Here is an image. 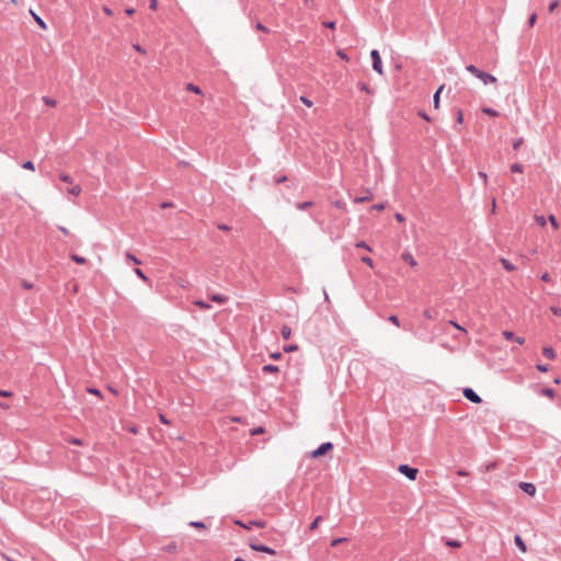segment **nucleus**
Wrapping results in <instances>:
<instances>
[{"label": "nucleus", "mask_w": 561, "mask_h": 561, "mask_svg": "<svg viewBox=\"0 0 561 561\" xmlns=\"http://www.w3.org/2000/svg\"><path fill=\"white\" fill-rule=\"evenodd\" d=\"M456 122L458 124H462L463 123V113H462L461 110H458V112H457Z\"/></svg>", "instance_id": "38"}, {"label": "nucleus", "mask_w": 561, "mask_h": 561, "mask_svg": "<svg viewBox=\"0 0 561 561\" xmlns=\"http://www.w3.org/2000/svg\"><path fill=\"white\" fill-rule=\"evenodd\" d=\"M43 101H44V103H45L46 105L51 106V107H55V106H56V104H57L55 100L49 99V98H44V99H43Z\"/></svg>", "instance_id": "32"}, {"label": "nucleus", "mask_w": 561, "mask_h": 561, "mask_svg": "<svg viewBox=\"0 0 561 561\" xmlns=\"http://www.w3.org/2000/svg\"><path fill=\"white\" fill-rule=\"evenodd\" d=\"M371 199H373V194L368 192L367 195H365V196L356 197L354 199V202L355 203H364V202H369Z\"/></svg>", "instance_id": "17"}, {"label": "nucleus", "mask_w": 561, "mask_h": 561, "mask_svg": "<svg viewBox=\"0 0 561 561\" xmlns=\"http://www.w3.org/2000/svg\"><path fill=\"white\" fill-rule=\"evenodd\" d=\"M282 336L285 339V340H289L290 336H291V329L287 325H284L282 328Z\"/></svg>", "instance_id": "16"}, {"label": "nucleus", "mask_w": 561, "mask_h": 561, "mask_svg": "<svg viewBox=\"0 0 561 561\" xmlns=\"http://www.w3.org/2000/svg\"><path fill=\"white\" fill-rule=\"evenodd\" d=\"M482 112L486 115H490V116H493V117H496L499 116V112L493 110V108H490V107H483L482 108Z\"/></svg>", "instance_id": "21"}, {"label": "nucleus", "mask_w": 561, "mask_h": 561, "mask_svg": "<svg viewBox=\"0 0 561 561\" xmlns=\"http://www.w3.org/2000/svg\"><path fill=\"white\" fill-rule=\"evenodd\" d=\"M194 305L201 309H209L210 308V305H208L207 302H205L203 300H196V301H194Z\"/></svg>", "instance_id": "26"}, {"label": "nucleus", "mask_w": 561, "mask_h": 561, "mask_svg": "<svg viewBox=\"0 0 561 561\" xmlns=\"http://www.w3.org/2000/svg\"><path fill=\"white\" fill-rule=\"evenodd\" d=\"M324 26H327L329 28H334L335 27V23L334 22H325Z\"/></svg>", "instance_id": "64"}, {"label": "nucleus", "mask_w": 561, "mask_h": 561, "mask_svg": "<svg viewBox=\"0 0 561 561\" xmlns=\"http://www.w3.org/2000/svg\"><path fill=\"white\" fill-rule=\"evenodd\" d=\"M336 54L343 60L348 61V56L343 50L340 49V50L336 51Z\"/></svg>", "instance_id": "48"}, {"label": "nucleus", "mask_w": 561, "mask_h": 561, "mask_svg": "<svg viewBox=\"0 0 561 561\" xmlns=\"http://www.w3.org/2000/svg\"><path fill=\"white\" fill-rule=\"evenodd\" d=\"M126 260L133 262L134 264H141V261L135 256L134 254L127 252L126 255H125Z\"/></svg>", "instance_id": "19"}, {"label": "nucleus", "mask_w": 561, "mask_h": 561, "mask_svg": "<svg viewBox=\"0 0 561 561\" xmlns=\"http://www.w3.org/2000/svg\"><path fill=\"white\" fill-rule=\"evenodd\" d=\"M542 354L549 358V359H554L556 358V352L552 347H549V346H546L542 348Z\"/></svg>", "instance_id": "10"}, {"label": "nucleus", "mask_w": 561, "mask_h": 561, "mask_svg": "<svg viewBox=\"0 0 561 561\" xmlns=\"http://www.w3.org/2000/svg\"><path fill=\"white\" fill-rule=\"evenodd\" d=\"M68 193L73 195V196H78L81 193V186L78 185V184H75V185H72L71 187L68 188Z\"/></svg>", "instance_id": "15"}, {"label": "nucleus", "mask_w": 561, "mask_h": 561, "mask_svg": "<svg viewBox=\"0 0 561 561\" xmlns=\"http://www.w3.org/2000/svg\"><path fill=\"white\" fill-rule=\"evenodd\" d=\"M70 259L76 262L77 264H85L87 263V259L83 257V256H80L76 253H72L70 254Z\"/></svg>", "instance_id": "14"}, {"label": "nucleus", "mask_w": 561, "mask_h": 561, "mask_svg": "<svg viewBox=\"0 0 561 561\" xmlns=\"http://www.w3.org/2000/svg\"><path fill=\"white\" fill-rule=\"evenodd\" d=\"M134 272H135V274H136L140 279H142L144 282H147V280H148L147 276L144 274V272H142L140 268H138V267H137V268H135V271H134Z\"/></svg>", "instance_id": "28"}, {"label": "nucleus", "mask_w": 561, "mask_h": 561, "mask_svg": "<svg viewBox=\"0 0 561 561\" xmlns=\"http://www.w3.org/2000/svg\"><path fill=\"white\" fill-rule=\"evenodd\" d=\"M256 30L262 31L264 33H268V30L261 23L256 24Z\"/></svg>", "instance_id": "58"}, {"label": "nucleus", "mask_w": 561, "mask_h": 561, "mask_svg": "<svg viewBox=\"0 0 561 561\" xmlns=\"http://www.w3.org/2000/svg\"><path fill=\"white\" fill-rule=\"evenodd\" d=\"M396 219L399 221V222H403L404 221V217L401 215V214H396Z\"/></svg>", "instance_id": "63"}, {"label": "nucleus", "mask_w": 561, "mask_h": 561, "mask_svg": "<svg viewBox=\"0 0 561 561\" xmlns=\"http://www.w3.org/2000/svg\"><path fill=\"white\" fill-rule=\"evenodd\" d=\"M59 178L62 182L72 184V179L70 178V175L62 173L59 175Z\"/></svg>", "instance_id": "33"}, {"label": "nucleus", "mask_w": 561, "mask_h": 561, "mask_svg": "<svg viewBox=\"0 0 561 561\" xmlns=\"http://www.w3.org/2000/svg\"><path fill=\"white\" fill-rule=\"evenodd\" d=\"M463 396L473 403L481 402V398L471 388L463 389Z\"/></svg>", "instance_id": "5"}, {"label": "nucleus", "mask_w": 561, "mask_h": 561, "mask_svg": "<svg viewBox=\"0 0 561 561\" xmlns=\"http://www.w3.org/2000/svg\"><path fill=\"white\" fill-rule=\"evenodd\" d=\"M401 259L407 262L410 266L415 267L417 265L416 260L413 257V255L410 252H403L401 254Z\"/></svg>", "instance_id": "8"}, {"label": "nucleus", "mask_w": 561, "mask_h": 561, "mask_svg": "<svg viewBox=\"0 0 561 561\" xmlns=\"http://www.w3.org/2000/svg\"><path fill=\"white\" fill-rule=\"evenodd\" d=\"M23 169L34 171V163L32 161H26L22 164Z\"/></svg>", "instance_id": "35"}, {"label": "nucleus", "mask_w": 561, "mask_h": 561, "mask_svg": "<svg viewBox=\"0 0 561 561\" xmlns=\"http://www.w3.org/2000/svg\"><path fill=\"white\" fill-rule=\"evenodd\" d=\"M558 5H559V0H554V1H552V2L550 3V5H549V11H550V12H553V11L558 8Z\"/></svg>", "instance_id": "47"}, {"label": "nucleus", "mask_w": 561, "mask_h": 561, "mask_svg": "<svg viewBox=\"0 0 561 561\" xmlns=\"http://www.w3.org/2000/svg\"><path fill=\"white\" fill-rule=\"evenodd\" d=\"M519 488L530 496L536 494V486L529 482H520Z\"/></svg>", "instance_id": "6"}, {"label": "nucleus", "mask_w": 561, "mask_h": 561, "mask_svg": "<svg viewBox=\"0 0 561 561\" xmlns=\"http://www.w3.org/2000/svg\"><path fill=\"white\" fill-rule=\"evenodd\" d=\"M511 171L513 173H523L524 172V167L520 163H513L511 165Z\"/></svg>", "instance_id": "18"}, {"label": "nucleus", "mask_w": 561, "mask_h": 561, "mask_svg": "<svg viewBox=\"0 0 561 561\" xmlns=\"http://www.w3.org/2000/svg\"><path fill=\"white\" fill-rule=\"evenodd\" d=\"M69 443H70V444H73V445H78V446H81V445L83 444L81 439H79V438H75V437H71V438L69 439Z\"/></svg>", "instance_id": "49"}, {"label": "nucleus", "mask_w": 561, "mask_h": 561, "mask_svg": "<svg viewBox=\"0 0 561 561\" xmlns=\"http://www.w3.org/2000/svg\"><path fill=\"white\" fill-rule=\"evenodd\" d=\"M264 433V428L263 427H256L254 430L251 431V435L252 436H255V435H260V434H263Z\"/></svg>", "instance_id": "42"}, {"label": "nucleus", "mask_w": 561, "mask_h": 561, "mask_svg": "<svg viewBox=\"0 0 561 561\" xmlns=\"http://www.w3.org/2000/svg\"><path fill=\"white\" fill-rule=\"evenodd\" d=\"M312 205H313L312 202H304V203L297 204V208L300 210H306V209L310 208Z\"/></svg>", "instance_id": "23"}, {"label": "nucleus", "mask_w": 561, "mask_h": 561, "mask_svg": "<svg viewBox=\"0 0 561 561\" xmlns=\"http://www.w3.org/2000/svg\"><path fill=\"white\" fill-rule=\"evenodd\" d=\"M398 470H399V472H401L402 474H404L408 479H410L412 481L416 479V476L419 473L417 469L411 468L408 465H400L398 467Z\"/></svg>", "instance_id": "3"}, {"label": "nucleus", "mask_w": 561, "mask_h": 561, "mask_svg": "<svg viewBox=\"0 0 561 561\" xmlns=\"http://www.w3.org/2000/svg\"><path fill=\"white\" fill-rule=\"evenodd\" d=\"M536 20H537V14H536V13L531 14V15H530V18H529V20H528V24H529L530 26H534V25H535V23H536Z\"/></svg>", "instance_id": "50"}, {"label": "nucleus", "mask_w": 561, "mask_h": 561, "mask_svg": "<svg viewBox=\"0 0 561 561\" xmlns=\"http://www.w3.org/2000/svg\"><path fill=\"white\" fill-rule=\"evenodd\" d=\"M347 539L346 538H336V539H333L332 542H331V546L332 547H335L344 541H346Z\"/></svg>", "instance_id": "44"}, {"label": "nucleus", "mask_w": 561, "mask_h": 561, "mask_svg": "<svg viewBox=\"0 0 561 561\" xmlns=\"http://www.w3.org/2000/svg\"><path fill=\"white\" fill-rule=\"evenodd\" d=\"M549 221H550L551 226H552L554 229H558V228H559V224H558V221H557V219H556V217H554L553 215H550V216H549Z\"/></svg>", "instance_id": "36"}, {"label": "nucleus", "mask_w": 561, "mask_h": 561, "mask_svg": "<svg viewBox=\"0 0 561 561\" xmlns=\"http://www.w3.org/2000/svg\"><path fill=\"white\" fill-rule=\"evenodd\" d=\"M102 10H103V12H104L106 15H108V16L113 15V11H112L108 7L104 5V7L102 8Z\"/></svg>", "instance_id": "57"}, {"label": "nucleus", "mask_w": 561, "mask_h": 561, "mask_svg": "<svg viewBox=\"0 0 561 561\" xmlns=\"http://www.w3.org/2000/svg\"><path fill=\"white\" fill-rule=\"evenodd\" d=\"M322 517L318 516L309 526V530L313 531L318 528L319 524L321 523Z\"/></svg>", "instance_id": "20"}, {"label": "nucleus", "mask_w": 561, "mask_h": 561, "mask_svg": "<svg viewBox=\"0 0 561 561\" xmlns=\"http://www.w3.org/2000/svg\"><path fill=\"white\" fill-rule=\"evenodd\" d=\"M262 369L264 373H277L278 371V367L274 366V365H265Z\"/></svg>", "instance_id": "24"}, {"label": "nucleus", "mask_w": 561, "mask_h": 561, "mask_svg": "<svg viewBox=\"0 0 561 561\" xmlns=\"http://www.w3.org/2000/svg\"><path fill=\"white\" fill-rule=\"evenodd\" d=\"M388 320H389L392 324H394L396 327H400V321H399V318H398L397 316H390V317L388 318Z\"/></svg>", "instance_id": "34"}, {"label": "nucleus", "mask_w": 561, "mask_h": 561, "mask_svg": "<svg viewBox=\"0 0 561 561\" xmlns=\"http://www.w3.org/2000/svg\"><path fill=\"white\" fill-rule=\"evenodd\" d=\"M514 541H515V545L519 548V550L523 553H525L527 551V546L519 535H515Z\"/></svg>", "instance_id": "9"}, {"label": "nucleus", "mask_w": 561, "mask_h": 561, "mask_svg": "<svg viewBox=\"0 0 561 561\" xmlns=\"http://www.w3.org/2000/svg\"><path fill=\"white\" fill-rule=\"evenodd\" d=\"M190 525H191L192 527L199 528V529L205 528V524H204V523H202V522H191V523H190Z\"/></svg>", "instance_id": "40"}, {"label": "nucleus", "mask_w": 561, "mask_h": 561, "mask_svg": "<svg viewBox=\"0 0 561 561\" xmlns=\"http://www.w3.org/2000/svg\"><path fill=\"white\" fill-rule=\"evenodd\" d=\"M535 221L541 227L546 226V218L543 216H535Z\"/></svg>", "instance_id": "30"}, {"label": "nucleus", "mask_w": 561, "mask_h": 561, "mask_svg": "<svg viewBox=\"0 0 561 561\" xmlns=\"http://www.w3.org/2000/svg\"><path fill=\"white\" fill-rule=\"evenodd\" d=\"M251 549L255 550V551H261V552H265V553H268V554H272L274 556L276 552L274 549L267 547V546H263V545H250Z\"/></svg>", "instance_id": "7"}, {"label": "nucleus", "mask_w": 561, "mask_h": 561, "mask_svg": "<svg viewBox=\"0 0 561 561\" xmlns=\"http://www.w3.org/2000/svg\"><path fill=\"white\" fill-rule=\"evenodd\" d=\"M88 392L91 393V394L98 396L100 398L102 397L101 391L99 389H96V388H89Z\"/></svg>", "instance_id": "46"}, {"label": "nucleus", "mask_w": 561, "mask_h": 561, "mask_svg": "<svg viewBox=\"0 0 561 561\" xmlns=\"http://www.w3.org/2000/svg\"><path fill=\"white\" fill-rule=\"evenodd\" d=\"M362 262H364L365 264H367L369 267H373V266H374L373 260H371L369 256H363V257H362Z\"/></svg>", "instance_id": "41"}, {"label": "nucleus", "mask_w": 561, "mask_h": 561, "mask_svg": "<svg viewBox=\"0 0 561 561\" xmlns=\"http://www.w3.org/2000/svg\"><path fill=\"white\" fill-rule=\"evenodd\" d=\"M500 261H501V263H502L503 267H504L507 272H513V271H515V270H516L515 265H514V264H512L508 260H506V259H501Z\"/></svg>", "instance_id": "12"}, {"label": "nucleus", "mask_w": 561, "mask_h": 561, "mask_svg": "<svg viewBox=\"0 0 561 561\" xmlns=\"http://www.w3.org/2000/svg\"><path fill=\"white\" fill-rule=\"evenodd\" d=\"M300 101L308 107H311L313 105L312 101L306 96H300Z\"/></svg>", "instance_id": "37"}, {"label": "nucleus", "mask_w": 561, "mask_h": 561, "mask_svg": "<svg viewBox=\"0 0 561 561\" xmlns=\"http://www.w3.org/2000/svg\"><path fill=\"white\" fill-rule=\"evenodd\" d=\"M550 310H551V312H552L553 314H556V316H561V308H559V307H554V306H553V307H551V308H550Z\"/></svg>", "instance_id": "52"}, {"label": "nucleus", "mask_w": 561, "mask_h": 561, "mask_svg": "<svg viewBox=\"0 0 561 561\" xmlns=\"http://www.w3.org/2000/svg\"><path fill=\"white\" fill-rule=\"evenodd\" d=\"M524 142L523 138H517L513 141V149L517 150Z\"/></svg>", "instance_id": "29"}, {"label": "nucleus", "mask_w": 561, "mask_h": 561, "mask_svg": "<svg viewBox=\"0 0 561 561\" xmlns=\"http://www.w3.org/2000/svg\"><path fill=\"white\" fill-rule=\"evenodd\" d=\"M541 393L548 398H554L556 396V391L553 389H550V388H546V389H542L541 390Z\"/></svg>", "instance_id": "22"}, {"label": "nucleus", "mask_w": 561, "mask_h": 561, "mask_svg": "<svg viewBox=\"0 0 561 561\" xmlns=\"http://www.w3.org/2000/svg\"><path fill=\"white\" fill-rule=\"evenodd\" d=\"M186 89L188 91H192V92L196 93V94H201L202 93V90L197 85H194L193 83H188L186 85Z\"/></svg>", "instance_id": "25"}, {"label": "nucleus", "mask_w": 561, "mask_h": 561, "mask_svg": "<svg viewBox=\"0 0 561 561\" xmlns=\"http://www.w3.org/2000/svg\"><path fill=\"white\" fill-rule=\"evenodd\" d=\"M134 48L136 51L145 55L146 54V50L140 46V45H134Z\"/></svg>", "instance_id": "60"}, {"label": "nucleus", "mask_w": 561, "mask_h": 561, "mask_svg": "<svg viewBox=\"0 0 561 561\" xmlns=\"http://www.w3.org/2000/svg\"><path fill=\"white\" fill-rule=\"evenodd\" d=\"M356 247L357 248H363V249H365L367 251H371V248L366 242H364V241H360V242L356 243Z\"/></svg>", "instance_id": "43"}, {"label": "nucleus", "mask_w": 561, "mask_h": 561, "mask_svg": "<svg viewBox=\"0 0 561 561\" xmlns=\"http://www.w3.org/2000/svg\"><path fill=\"white\" fill-rule=\"evenodd\" d=\"M466 70L480 79L484 84H494L497 82V79L493 75L482 71L473 65H468Z\"/></svg>", "instance_id": "1"}, {"label": "nucleus", "mask_w": 561, "mask_h": 561, "mask_svg": "<svg viewBox=\"0 0 561 561\" xmlns=\"http://www.w3.org/2000/svg\"><path fill=\"white\" fill-rule=\"evenodd\" d=\"M332 448H333L332 443H323L316 450L312 451L311 457L319 458V457L325 455L327 453H329L330 450H332Z\"/></svg>", "instance_id": "4"}, {"label": "nucleus", "mask_w": 561, "mask_h": 561, "mask_svg": "<svg viewBox=\"0 0 561 561\" xmlns=\"http://www.w3.org/2000/svg\"><path fill=\"white\" fill-rule=\"evenodd\" d=\"M478 175H479V178L482 180L483 184H484V185H486V184H488V175H486V173H485V172H483V171H480V172L478 173Z\"/></svg>", "instance_id": "39"}, {"label": "nucleus", "mask_w": 561, "mask_h": 561, "mask_svg": "<svg viewBox=\"0 0 561 561\" xmlns=\"http://www.w3.org/2000/svg\"><path fill=\"white\" fill-rule=\"evenodd\" d=\"M360 90H362V91H365V92H367V93H369V92H370L369 88H368V87H367V84H365V83H362V84H360Z\"/></svg>", "instance_id": "62"}, {"label": "nucleus", "mask_w": 561, "mask_h": 561, "mask_svg": "<svg viewBox=\"0 0 561 561\" xmlns=\"http://www.w3.org/2000/svg\"><path fill=\"white\" fill-rule=\"evenodd\" d=\"M371 209L374 210H383L385 209V205L383 204H376L371 207Z\"/></svg>", "instance_id": "59"}, {"label": "nucleus", "mask_w": 561, "mask_h": 561, "mask_svg": "<svg viewBox=\"0 0 561 561\" xmlns=\"http://www.w3.org/2000/svg\"><path fill=\"white\" fill-rule=\"evenodd\" d=\"M503 335H504V337H505L506 340H508V341H511V340H514V339H515L514 333H513V332H511V331H504V332H503Z\"/></svg>", "instance_id": "45"}, {"label": "nucleus", "mask_w": 561, "mask_h": 561, "mask_svg": "<svg viewBox=\"0 0 561 561\" xmlns=\"http://www.w3.org/2000/svg\"><path fill=\"white\" fill-rule=\"evenodd\" d=\"M541 280L547 282V283L551 282L550 274H549V273H547V272H546V273H543V274L541 275Z\"/></svg>", "instance_id": "54"}, {"label": "nucleus", "mask_w": 561, "mask_h": 561, "mask_svg": "<svg viewBox=\"0 0 561 561\" xmlns=\"http://www.w3.org/2000/svg\"><path fill=\"white\" fill-rule=\"evenodd\" d=\"M450 324L456 328L457 330L461 331V332H467L465 328H462L461 325H459L457 322L455 321H450Z\"/></svg>", "instance_id": "51"}, {"label": "nucleus", "mask_w": 561, "mask_h": 561, "mask_svg": "<svg viewBox=\"0 0 561 561\" xmlns=\"http://www.w3.org/2000/svg\"><path fill=\"white\" fill-rule=\"evenodd\" d=\"M159 420H160L161 423H163L165 425L170 424V421L163 414L159 415Z\"/></svg>", "instance_id": "56"}, {"label": "nucleus", "mask_w": 561, "mask_h": 561, "mask_svg": "<svg viewBox=\"0 0 561 561\" xmlns=\"http://www.w3.org/2000/svg\"><path fill=\"white\" fill-rule=\"evenodd\" d=\"M157 7H158V1L157 0H150V9L156 10Z\"/></svg>", "instance_id": "61"}, {"label": "nucleus", "mask_w": 561, "mask_h": 561, "mask_svg": "<svg viewBox=\"0 0 561 561\" xmlns=\"http://www.w3.org/2000/svg\"><path fill=\"white\" fill-rule=\"evenodd\" d=\"M446 545L449 546V547H453V548H460L461 547V543L458 540H448L446 542Z\"/></svg>", "instance_id": "31"}, {"label": "nucleus", "mask_w": 561, "mask_h": 561, "mask_svg": "<svg viewBox=\"0 0 561 561\" xmlns=\"http://www.w3.org/2000/svg\"><path fill=\"white\" fill-rule=\"evenodd\" d=\"M370 57L373 60L374 70L377 71L379 75H383L382 62H381V58H380L378 50H376V49L371 50Z\"/></svg>", "instance_id": "2"}, {"label": "nucleus", "mask_w": 561, "mask_h": 561, "mask_svg": "<svg viewBox=\"0 0 561 561\" xmlns=\"http://www.w3.org/2000/svg\"><path fill=\"white\" fill-rule=\"evenodd\" d=\"M32 14H33V16H34V19H35V21H36V23H37V24H38L43 30H46V27H47V26H46L45 22H44L39 16H37L35 13H33V12H32Z\"/></svg>", "instance_id": "27"}, {"label": "nucleus", "mask_w": 561, "mask_h": 561, "mask_svg": "<svg viewBox=\"0 0 561 561\" xmlns=\"http://www.w3.org/2000/svg\"><path fill=\"white\" fill-rule=\"evenodd\" d=\"M0 396L4 397V398H10V397H12V392L0 389Z\"/></svg>", "instance_id": "55"}, {"label": "nucleus", "mask_w": 561, "mask_h": 561, "mask_svg": "<svg viewBox=\"0 0 561 561\" xmlns=\"http://www.w3.org/2000/svg\"><path fill=\"white\" fill-rule=\"evenodd\" d=\"M537 369L541 373H546L549 370V367L547 365H541V364H538L537 365Z\"/></svg>", "instance_id": "53"}, {"label": "nucleus", "mask_w": 561, "mask_h": 561, "mask_svg": "<svg viewBox=\"0 0 561 561\" xmlns=\"http://www.w3.org/2000/svg\"><path fill=\"white\" fill-rule=\"evenodd\" d=\"M443 89H444V85H440V87L437 89V91H436V93L434 94V98H433L434 107H435L436 110H437V108H439V95H440V93H442Z\"/></svg>", "instance_id": "11"}, {"label": "nucleus", "mask_w": 561, "mask_h": 561, "mask_svg": "<svg viewBox=\"0 0 561 561\" xmlns=\"http://www.w3.org/2000/svg\"><path fill=\"white\" fill-rule=\"evenodd\" d=\"M210 299H211V301L217 302V304H224L227 301V297L219 295V294L211 295Z\"/></svg>", "instance_id": "13"}]
</instances>
